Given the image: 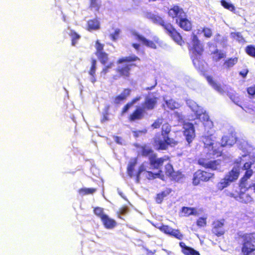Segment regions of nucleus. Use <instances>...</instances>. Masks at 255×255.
I'll use <instances>...</instances> for the list:
<instances>
[{
	"mask_svg": "<svg viewBox=\"0 0 255 255\" xmlns=\"http://www.w3.org/2000/svg\"><path fill=\"white\" fill-rule=\"evenodd\" d=\"M246 53L250 56L255 58V45H247L245 49Z\"/></svg>",
	"mask_w": 255,
	"mask_h": 255,
	"instance_id": "37998d69",
	"label": "nucleus"
},
{
	"mask_svg": "<svg viewBox=\"0 0 255 255\" xmlns=\"http://www.w3.org/2000/svg\"><path fill=\"white\" fill-rule=\"evenodd\" d=\"M168 14L172 18H177L178 20L186 16L183 8L177 5H173L168 10Z\"/></svg>",
	"mask_w": 255,
	"mask_h": 255,
	"instance_id": "dca6fc26",
	"label": "nucleus"
},
{
	"mask_svg": "<svg viewBox=\"0 0 255 255\" xmlns=\"http://www.w3.org/2000/svg\"><path fill=\"white\" fill-rule=\"evenodd\" d=\"M243 161L242 157H239L236 159L234 161V167L225 176L230 183L234 182L238 178Z\"/></svg>",
	"mask_w": 255,
	"mask_h": 255,
	"instance_id": "0eeeda50",
	"label": "nucleus"
},
{
	"mask_svg": "<svg viewBox=\"0 0 255 255\" xmlns=\"http://www.w3.org/2000/svg\"><path fill=\"white\" fill-rule=\"evenodd\" d=\"M165 104L167 108L171 110H173L177 108V104L173 100H166Z\"/></svg>",
	"mask_w": 255,
	"mask_h": 255,
	"instance_id": "3c124183",
	"label": "nucleus"
},
{
	"mask_svg": "<svg viewBox=\"0 0 255 255\" xmlns=\"http://www.w3.org/2000/svg\"><path fill=\"white\" fill-rule=\"evenodd\" d=\"M233 37L237 39L239 42H244L245 40L240 32H234L232 33Z\"/></svg>",
	"mask_w": 255,
	"mask_h": 255,
	"instance_id": "864d4df0",
	"label": "nucleus"
},
{
	"mask_svg": "<svg viewBox=\"0 0 255 255\" xmlns=\"http://www.w3.org/2000/svg\"><path fill=\"white\" fill-rule=\"evenodd\" d=\"M176 22L178 26L185 31H189L192 29V24L186 17H183L180 19H176Z\"/></svg>",
	"mask_w": 255,
	"mask_h": 255,
	"instance_id": "a878e982",
	"label": "nucleus"
},
{
	"mask_svg": "<svg viewBox=\"0 0 255 255\" xmlns=\"http://www.w3.org/2000/svg\"><path fill=\"white\" fill-rule=\"evenodd\" d=\"M169 178L172 181H174L175 182H180L185 178V176L181 171H174L173 174H172L171 176H170Z\"/></svg>",
	"mask_w": 255,
	"mask_h": 255,
	"instance_id": "c9c22d12",
	"label": "nucleus"
},
{
	"mask_svg": "<svg viewBox=\"0 0 255 255\" xmlns=\"http://www.w3.org/2000/svg\"><path fill=\"white\" fill-rule=\"evenodd\" d=\"M149 18L154 23L161 26L166 33L178 44L182 45L184 43L182 37L171 23L166 22L161 16L157 14H152Z\"/></svg>",
	"mask_w": 255,
	"mask_h": 255,
	"instance_id": "20e7f679",
	"label": "nucleus"
},
{
	"mask_svg": "<svg viewBox=\"0 0 255 255\" xmlns=\"http://www.w3.org/2000/svg\"><path fill=\"white\" fill-rule=\"evenodd\" d=\"M202 141L204 144V147L208 149L209 147H211L212 143L215 142V140L212 139V135L203 136L202 137Z\"/></svg>",
	"mask_w": 255,
	"mask_h": 255,
	"instance_id": "58836bf2",
	"label": "nucleus"
},
{
	"mask_svg": "<svg viewBox=\"0 0 255 255\" xmlns=\"http://www.w3.org/2000/svg\"><path fill=\"white\" fill-rule=\"evenodd\" d=\"M121 30L119 29H116L114 32L111 34L110 37L113 41H116L119 37Z\"/></svg>",
	"mask_w": 255,
	"mask_h": 255,
	"instance_id": "4d7b16f0",
	"label": "nucleus"
},
{
	"mask_svg": "<svg viewBox=\"0 0 255 255\" xmlns=\"http://www.w3.org/2000/svg\"><path fill=\"white\" fill-rule=\"evenodd\" d=\"M131 90L129 88H125L120 94L114 98V103L118 105L126 101L130 95Z\"/></svg>",
	"mask_w": 255,
	"mask_h": 255,
	"instance_id": "aec40b11",
	"label": "nucleus"
},
{
	"mask_svg": "<svg viewBox=\"0 0 255 255\" xmlns=\"http://www.w3.org/2000/svg\"><path fill=\"white\" fill-rule=\"evenodd\" d=\"M216 42H220L223 43H226L228 41V38L227 37H224L222 38L221 40H220L219 39H216L215 40Z\"/></svg>",
	"mask_w": 255,
	"mask_h": 255,
	"instance_id": "e2e57ef3",
	"label": "nucleus"
},
{
	"mask_svg": "<svg viewBox=\"0 0 255 255\" xmlns=\"http://www.w3.org/2000/svg\"><path fill=\"white\" fill-rule=\"evenodd\" d=\"M183 134L189 145L195 137V131L193 124L184 122L183 124Z\"/></svg>",
	"mask_w": 255,
	"mask_h": 255,
	"instance_id": "9d476101",
	"label": "nucleus"
},
{
	"mask_svg": "<svg viewBox=\"0 0 255 255\" xmlns=\"http://www.w3.org/2000/svg\"><path fill=\"white\" fill-rule=\"evenodd\" d=\"M69 35L71 38V45L73 46L77 43L78 41L80 39L81 36L75 30L73 29L70 30V32L69 33Z\"/></svg>",
	"mask_w": 255,
	"mask_h": 255,
	"instance_id": "e433bc0d",
	"label": "nucleus"
},
{
	"mask_svg": "<svg viewBox=\"0 0 255 255\" xmlns=\"http://www.w3.org/2000/svg\"><path fill=\"white\" fill-rule=\"evenodd\" d=\"M133 106L132 104L130 102H128L126 105H124V106L123 107V108L121 110V116H124L126 114H127L129 110Z\"/></svg>",
	"mask_w": 255,
	"mask_h": 255,
	"instance_id": "603ef678",
	"label": "nucleus"
},
{
	"mask_svg": "<svg viewBox=\"0 0 255 255\" xmlns=\"http://www.w3.org/2000/svg\"><path fill=\"white\" fill-rule=\"evenodd\" d=\"M95 48L96 49L95 54L105 52L104 51V44L101 43L99 40H96L95 42Z\"/></svg>",
	"mask_w": 255,
	"mask_h": 255,
	"instance_id": "8fccbe9b",
	"label": "nucleus"
},
{
	"mask_svg": "<svg viewBox=\"0 0 255 255\" xmlns=\"http://www.w3.org/2000/svg\"><path fill=\"white\" fill-rule=\"evenodd\" d=\"M131 45L136 50H138L139 49L140 45L139 44L133 43L131 44Z\"/></svg>",
	"mask_w": 255,
	"mask_h": 255,
	"instance_id": "338daca9",
	"label": "nucleus"
},
{
	"mask_svg": "<svg viewBox=\"0 0 255 255\" xmlns=\"http://www.w3.org/2000/svg\"><path fill=\"white\" fill-rule=\"evenodd\" d=\"M180 216L188 217L190 216H197L199 215V212L197 208L190 207H182L180 211Z\"/></svg>",
	"mask_w": 255,
	"mask_h": 255,
	"instance_id": "6ab92c4d",
	"label": "nucleus"
},
{
	"mask_svg": "<svg viewBox=\"0 0 255 255\" xmlns=\"http://www.w3.org/2000/svg\"><path fill=\"white\" fill-rule=\"evenodd\" d=\"M248 73H249V70L248 69H244L243 70H242L239 72V74L243 78H244L246 77Z\"/></svg>",
	"mask_w": 255,
	"mask_h": 255,
	"instance_id": "680f3d73",
	"label": "nucleus"
},
{
	"mask_svg": "<svg viewBox=\"0 0 255 255\" xmlns=\"http://www.w3.org/2000/svg\"><path fill=\"white\" fill-rule=\"evenodd\" d=\"M100 28V23L97 18L89 19L87 22V30L91 31L97 30Z\"/></svg>",
	"mask_w": 255,
	"mask_h": 255,
	"instance_id": "c85d7f7f",
	"label": "nucleus"
},
{
	"mask_svg": "<svg viewBox=\"0 0 255 255\" xmlns=\"http://www.w3.org/2000/svg\"><path fill=\"white\" fill-rule=\"evenodd\" d=\"M137 159L134 158L131 160L128 165L127 171L128 175L130 177H132L134 175L133 172L134 171L135 167L137 164Z\"/></svg>",
	"mask_w": 255,
	"mask_h": 255,
	"instance_id": "473e14b6",
	"label": "nucleus"
},
{
	"mask_svg": "<svg viewBox=\"0 0 255 255\" xmlns=\"http://www.w3.org/2000/svg\"><path fill=\"white\" fill-rule=\"evenodd\" d=\"M109 72V69H108L106 66H104L103 68V69L101 72V74H103V75H106Z\"/></svg>",
	"mask_w": 255,
	"mask_h": 255,
	"instance_id": "0e129e2a",
	"label": "nucleus"
},
{
	"mask_svg": "<svg viewBox=\"0 0 255 255\" xmlns=\"http://www.w3.org/2000/svg\"><path fill=\"white\" fill-rule=\"evenodd\" d=\"M96 188H81L79 190V193L82 194V195H88L92 194L96 191Z\"/></svg>",
	"mask_w": 255,
	"mask_h": 255,
	"instance_id": "49530a36",
	"label": "nucleus"
},
{
	"mask_svg": "<svg viewBox=\"0 0 255 255\" xmlns=\"http://www.w3.org/2000/svg\"><path fill=\"white\" fill-rule=\"evenodd\" d=\"M104 227L107 229H112L114 228L117 225L116 221L109 217L106 214L101 219Z\"/></svg>",
	"mask_w": 255,
	"mask_h": 255,
	"instance_id": "393cba45",
	"label": "nucleus"
},
{
	"mask_svg": "<svg viewBox=\"0 0 255 255\" xmlns=\"http://www.w3.org/2000/svg\"><path fill=\"white\" fill-rule=\"evenodd\" d=\"M140 59L138 57L135 55L122 57L119 58L117 61V64H120L124 62L129 63L136 61H139Z\"/></svg>",
	"mask_w": 255,
	"mask_h": 255,
	"instance_id": "2f4dec72",
	"label": "nucleus"
},
{
	"mask_svg": "<svg viewBox=\"0 0 255 255\" xmlns=\"http://www.w3.org/2000/svg\"><path fill=\"white\" fill-rule=\"evenodd\" d=\"M179 246L181 248L182 253L184 255H200L198 251L191 247L186 246L183 242H180Z\"/></svg>",
	"mask_w": 255,
	"mask_h": 255,
	"instance_id": "cd10ccee",
	"label": "nucleus"
},
{
	"mask_svg": "<svg viewBox=\"0 0 255 255\" xmlns=\"http://www.w3.org/2000/svg\"><path fill=\"white\" fill-rule=\"evenodd\" d=\"M224 147L222 145V143L218 141H215L211 145V147H209L207 151L210 154L219 157L222 154V147Z\"/></svg>",
	"mask_w": 255,
	"mask_h": 255,
	"instance_id": "f3484780",
	"label": "nucleus"
},
{
	"mask_svg": "<svg viewBox=\"0 0 255 255\" xmlns=\"http://www.w3.org/2000/svg\"><path fill=\"white\" fill-rule=\"evenodd\" d=\"M247 91L251 98H254L255 96V85L248 87Z\"/></svg>",
	"mask_w": 255,
	"mask_h": 255,
	"instance_id": "5fc2aeb1",
	"label": "nucleus"
},
{
	"mask_svg": "<svg viewBox=\"0 0 255 255\" xmlns=\"http://www.w3.org/2000/svg\"><path fill=\"white\" fill-rule=\"evenodd\" d=\"M163 120L162 118H158L151 125L152 129H158L162 126L161 134L163 139H160L158 136H155L153 138V145L158 150H166L169 146H174L179 142V141L169 137L171 126L168 122L163 124Z\"/></svg>",
	"mask_w": 255,
	"mask_h": 255,
	"instance_id": "f257e3e1",
	"label": "nucleus"
},
{
	"mask_svg": "<svg viewBox=\"0 0 255 255\" xmlns=\"http://www.w3.org/2000/svg\"><path fill=\"white\" fill-rule=\"evenodd\" d=\"M239 190L238 191H247L250 187L248 186V180H245L243 178H241L239 184Z\"/></svg>",
	"mask_w": 255,
	"mask_h": 255,
	"instance_id": "a19ab883",
	"label": "nucleus"
},
{
	"mask_svg": "<svg viewBox=\"0 0 255 255\" xmlns=\"http://www.w3.org/2000/svg\"><path fill=\"white\" fill-rule=\"evenodd\" d=\"M239 238L243 241L241 248L242 255H251L255 252V232L240 235Z\"/></svg>",
	"mask_w": 255,
	"mask_h": 255,
	"instance_id": "39448f33",
	"label": "nucleus"
},
{
	"mask_svg": "<svg viewBox=\"0 0 255 255\" xmlns=\"http://www.w3.org/2000/svg\"><path fill=\"white\" fill-rule=\"evenodd\" d=\"M221 160H210L207 158H200L198 160V164L201 166L212 170H217L220 165Z\"/></svg>",
	"mask_w": 255,
	"mask_h": 255,
	"instance_id": "9b49d317",
	"label": "nucleus"
},
{
	"mask_svg": "<svg viewBox=\"0 0 255 255\" xmlns=\"http://www.w3.org/2000/svg\"><path fill=\"white\" fill-rule=\"evenodd\" d=\"M134 36L135 39L137 41H140L144 45L152 49H156L157 48L156 42L155 41L149 40L138 33H135Z\"/></svg>",
	"mask_w": 255,
	"mask_h": 255,
	"instance_id": "412c9836",
	"label": "nucleus"
},
{
	"mask_svg": "<svg viewBox=\"0 0 255 255\" xmlns=\"http://www.w3.org/2000/svg\"><path fill=\"white\" fill-rule=\"evenodd\" d=\"M238 57L229 58L224 61L223 66L226 69H229L238 63Z\"/></svg>",
	"mask_w": 255,
	"mask_h": 255,
	"instance_id": "72a5a7b5",
	"label": "nucleus"
},
{
	"mask_svg": "<svg viewBox=\"0 0 255 255\" xmlns=\"http://www.w3.org/2000/svg\"><path fill=\"white\" fill-rule=\"evenodd\" d=\"M225 222L224 219L214 221L212 223V233L217 237L223 235L225 233L223 228Z\"/></svg>",
	"mask_w": 255,
	"mask_h": 255,
	"instance_id": "ddd939ff",
	"label": "nucleus"
},
{
	"mask_svg": "<svg viewBox=\"0 0 255 255\" xmlns=\"http://www.w3.org/2000/svg\"><path fill=\"white\" fill-rule=\"evenodd\" d=\"M221 4L222 6H223L225 8L228 9L231 11L235 10V6L234 5L225 0H221Z\"/></svg>",
	"mask_w": 255,
	"mask_h": 255,
	"instance_id": "09e8293b",
	"label": "nucleus"
},
{
	"mask_svg": "<svg viewBox=\"0 0 255 255\" xmlns=\"http://www.w3.org/2000/svg\"><path fill=\"white\" fill-rule=\"evenodd\" d=\"M212 54L213 55L212 57V59L215 62H218L221 59L226 57V54L221 52L218 49L215 50L213 52H212Z\"/></svg>",
	"mask_w": 255,
	"mask_h": 255,
	"instance_id": "f704fd0d",
	"label": "nucleus"
},
{
	"mask_svg": "<svg viewBox=\"0 0 255 255\" xmlns=\"http://www.w3.org/2000/svg\"><path fill=\"white\" fill-rule=\"evenodd\" d=\"M188 48L193 65L196 68L199 67L200 64V59L203 55L205 48L203 43L194 33L192 34L191 41L188 44Z\"/></svg>",
	"mask_w": 255,
	"mask_h": 255,
	"instance_id": "7ed1b4c3",
	"label": "nucleus"
},
{
	"mask_svg": "<svg viewBox=\"0 0 255 255\" xmlns=\"http://www.w3.org/2000/svg\"><path fill=\"white\" fill-rule=\"evenodd\" d=\"M214 177L215 174L214 173L202 169H198L193 174L192 184L194 186H198L201 183L211 181Z\"/></svg>",
	"mask_w": 255,
	"mask_h": 255,
	"instance_id": "423d86ee",
	"label": "nucleus"
},
{
	"mask_svg": "<svg viewBox=\"0 0 255 255\" xmlns=\"http://www.w3.org/2000/svg\"><path fill=\"white\" fill-rule=\"evenodd\" d=\"M156 85V82L155 83L154 85L150 86V87H147L145 88V90L146 91H150L152 90Z\"/></svg>",
	"mask_w": 255,
	"mask_h": 255,
	"instance_id": "774afa93",
	"label": "nucleus"
},
{
	"mask_svg": "<svg viewBox=\"0 0 255 255\" xmlns=\"http://www.w3.org/2000/svg\"><path fill=\"white\" fill-rule=\"evenodd\" d=\"M230 184V182L224 177L221 181L218 182L217 184V188L218 190H222L225 188L228 187Z\"/></svg>",
	"mask_w": 255,
	"mask_h": 255,
	"instance_id": "79ce46f5",
	"label": "nucleus"
},
{
	"mask_svg": "<svg viewBox=\"0 0 255 255\" xmlns=\"http://www.w3.org/2000/svg\"><path fill=\"white\" fill-rule=\"evenodd\" d=\"M172 190L170 188H167L165 190L156 194L155 197V200L156 203L161 204L164 198L170 194Z\"/></svg>",
	"mask_w": 255,
	"mask_h": 255,
	"instance_id": "c756f323",
	"label": "nucleus"
},
{
	"mask_svg": "<svg viewBox=\"0 0 255 255\" xmlns=\"http://www.w3.org/2000/svg\"><path fill=\"white\" fill-rule=\"evenodd\" d=\"M145 112L141 107L137 106L128 116V120L130 122H133L142 119Z\"/></svg>",
	"mask_w": 255,
	"mask_h": 255,
	"instance_id": "2eb2a0df",
	"label": "nucleus"
},
{
	"mask_svg": "<svg viewBox=\"0 0 255 255\" xmlns=\"http://www.w3.org/2000/svg\"><path fill=\"white\" fill-rule=\"evenodd\" d=\"M114 66V63L113 62H110L107 65H105L108 69L112 68Z\"/></svg>",
	"mask_w": 255,
	"mask_h": 255,
	"instance_id": "69168bd1",
	"label": "nucleus"
},
{
	"mask_svg": "<svg viewBox=\"0 0 255 255\" xmlns=\"http://www.w3.org/2000/svg\"><path fill=\"white\" fill-rule=\"evenodd\" d=\"M231 100L235 103L238 104L239 102H240V100L239 97L237 95L236 93H230L228 94Z\"/></svg>",
	"mask_w": 255,
	"mask_h": 255,
	"instance_id": "6e6d98bb",
	"label": "nucleus"
},
{
	"mask_svg": "<svg viewBox=\"0 0 255 255\" xmlns=\"http://www.w3.org/2000/svg\"><path fill=\"white\" fill-rule=\"evenodd\" d=\"M202 32L205 37L210 38L212 35V30L210 28L204 27L203 28Z\"/></svg>",
	"mask_w": 255,
	"mask_h": 255,
	"instance_id": "13d9d810",
	"label": "nucleus"
},
{
	"mask_svg": "<svg viewBox=\"0 0 255 255\" xmlns=\"http://www.w3.org/2000/svg\"><path fill=\"white\" fill-rule=\"evenodd\" d=\"M96 55L102 65H105L108 63L109 59V54L106 52H101Z\"/></svg>",
	"mask_w": 255,
	"mask_h": 255,
	"instance_id": "4c0bfd02",
	"label": "nucleus"
},
{
	"mask_svg": "<svg viewBox=\"0 0 255 255\" xmlns=\"http://www.w3.org/2000/svg\"><path fill=\"white\" fill-rule=\"evenodd\" d=\"M132 66H136V65L134 63H130L122 66H118L115 70L117 74L113 76V79L116 80L120 77L124 79L128 78L130 76V70Z\"/></svg>",
	"mask_w": 255,
	"mask_h": 255,
	"instance_id": "6e6552de",
	"label": "nucleus"
},
{
	"mask_svg": "<svg viewBox=\"0 0 255 255\" xmlns=\"http://www.w3.org/2000/svg\"><path fill=\"white\" fill-rule=\"evenodd\" d=\"M141 99V97L140 96H136L133 98H132L129 102L132 104V105L133 106V105L134 104H135L136 103L138 102V101H139Z\"/></svg>",
	"mask_w": 255,
	"mask_h": 255,
	"instance_id": "052dcab7",
	"label": "nucleus"
},
{
	"mask_svg": "<svg viewBox=\"0 0 255 255\" xmlns=\"http://www.w3.org/2000/svg\"><path fill=\"white\" fill-rule=\"evenodd\" d=\"M174 171L173 167L170 163L165 164L164 166V173L167 177H169L171 176Z\"/></svg>",
	"mask_w": 255,
	"mask_h": 255,
	"instance_id": "c03bdc74",
	"label": "nucleus"
},
{
	"mask_svg": "<svg viewBox=\"0 0 255 255\" xmlns=\"http://www.w3.org/2000/svg\"><path fill=\"white\" fill-rule=\"evenodd\" d=\"M102 7L101 1L100 0H90L89 8L95 12H99Z\"/></svg>",
	"mask_w": 255,
	"mask_h": 255,
	"instance_id": "7c9ffc66",
	"label": "nucleus"
},
{
	"mask_svg": "<svg viewBox=\"0 0 255 255\" xmlns=\"http://www.w3.org/2000/svg\"><path fill=\"white\" fill-rule=\"evenodd\" d=\"M207 217H201L197 219L196 225L200 228L205 227L207 226Z\"/></svg>",
	"mask_w": 255,
	"mask_h": 255,
	"instance_id": "a18cd8bd",
	"label": "nucleus"
},
{
	"mask_svg": "<svg viewBox=\"0 0 255 255\" xmlns=\"http://www.w3.org/2000/svg\"><path fill=\"white\" fill-rule=\"evenodd\" d=\"M246 192L242 190L238 191L236 189L229 192L228 195L241 203L248 204L252 201V198L249 194L246 193Z\"/></svg>",
	"mask_w": 255,
	"mask_h": 255,
	"instance_id": "1a4fd4ad",
	"label": "nucleus"
},
{
	"mask_svg": "<svg viewBox=\"0 0 255 255\" xmlns=\"http://www.w3.org/2000/svg\"><path fill=\"white\" fill-rule=\"evenodd\" d=\"M170 160V157L167 155H165L159 158L157 157L156 153L150 157L149 163L152 169L158 170L157 172L153 173L150 171L146 170L145 167L143 164H141L138 167L137 172L135 175L136 182L138 183L140 180V174L144 172L145 177L148 180H153L158 178L162 180H164L165 175L163 171L160 170V168L163 166L165 161Z\"/></svg>",
	"mask_w": 255,
	"mask_h": 255,
	"instance_id": "f03ea898",
	"label": "nucleus"
},
{
	"mask_svg": "<svg viewBox=\"0 0 255 255\" xmlns=\"http://www.w3.org/2000/svg\"><path fill=\"white\" fill-rule=\"evenodd\" d=\"M254 164L252 162H246L243 164L242 169L246 170V172L242 177L245 180H248L254 173V171L251 169L252 166Z\"/></svg>",
	"mask_w": 255,
	"mask_h": 255,
	"instance_id": "bb28decb",
	"label": "nucleus"
},
{
	"mask_svg": "<svg viewBox=\"0 0 255 255\" xmlns=\"http://www.w3.org/2000/svg\"><path fill=\"white\" fill-rule=\"evenodd\" d=\"M110 106L109 105L105 107L102 114V117L101 119V123H105L109 120V116L110 115Z\"/></svg>",
	"mask_w": 255,
	"mask_h": 255,
	"instance_id": "ea45409f",
	"label": "nucleus"
},
{
	"mask_svg": "<svg viewBox=\"0 0 255 255\" xmlns=\"http://www.w3.org/2000/svg\"><path fill=\"white\" fill-rule=\"evenodd\" d=\"M93 212L98 217L101 219L106 214L104 213L103 208L96 207L94 208Z\"/></svg>",
	"mask_w": 255,
	"mask_h": 255,
	"instance_id": "de8ad7c7",
	"label": "nucleus"
},
{
	"mask_svg": "<svg viewBox=\"0 0 255 255\" xmlns=\"http://www.w3.org/2000/svg\"><path fill=\"white\" fill-rule=\"evenodd\" d=\"M91 66L89 70L88 71V74L90 76V81L93 84H95L97 81L96 78V66H97V60L96 59L92 58L91 59Z\"/></svg>",
	"mask_w": 255,
	"mask_h": 255,
	"instance_id": "b1692460",
	"label": "nucleus"
},
{
	"mask_svg": "<svg viewBox=\"0 0 255 255\" xmlns=\"http://www.w3.org/2000/svg\"><path fill=\"white\" fill-rule=\"evenodd\" d=\"M206 80H207L209 84L216 91L218 92L223 94L225 90V85L222 84L219 82H218L213 79V77L211 76H208L206 77Z\"/></svg>",
	"mask_w": 255,
	"mask_h": 255,
	"instance_id": "a211bd4d",
	"label": "nucleus"
},
{
	"mask_svg": "<svg viewBox=\"0 0 255 255\" xmlns=\"http://www.w3.org/2000/svg\"><path fill=\"white\" fill-rule=\"evenodd\" d=\"M140 155L144 157H148V160L155 154L154 150L147 144H143L138 146Z\"/></svg>",
	"mask_w": 255,
	"mask_h": 255,
	"instance_id": "4be33fe9",
	"label": "nucleus"
},
{
	"mask_svg": "<svg viewBox=\"0 0 255 255\" xmlns=\"http://www.w3.org/2000/svg\"><path fill=\"white\" fill-rule=\"evenodd\" d=\"M158 98L156 97H146L141 107L146 113L148 111L154 110L157 105Z\"/></svg>",
	"mask_w": 255,
	"mask_h": 255,
	"instance_id": "4468645a",
	"label": "nucleus"
},
{
	"mask_svg": "<svg viewBox=\"0 0 255 255\" xmlns=\"http://www.w3.org/2000/svg\"><path fill=\"white\" fill-rule=\"evenodd\" d=\"M237 141L236 137L232 133L224 135L221 139L222 145L223 146L233 145Z\"/></svg>",
	"mask_w": 255,
	"mask_h": 255,
	"instance_id": "5701e85b",
	"label": "nucleus"
},
{
	"mask_svg": "<svg viewBox=\"0 0 255 255\" xmlns=\"http://www.w3.org/2000/svg\"><path fill=\"white\" fill-rule=\"evenodd\" d=\"M158 229L164 234L173 237L178 240H181L183 238V234L179 230L172 229L168 225L162 224L158 227Z\"/></svg>",
	"mask_w": 255,
	"mask_h": 255,
	"instance_id": "f8f14e48",
	"label": "nucleus"
},
{
	"mask_svg": "<svg viewBox=\"0 0 255 255\" xmlns=\"http://www.w3.org/2000/svg\"><path fill=\"white\" fill-rule=\"evenodd\" d=\"M128 212V208L127 206H124L120 208L117 212V214H119L122 215H126Z\"/></svg>",
	"mask_w": 255,
	"mask_h": 255,
	"instance_id": "bf43d9fd",
	"label": "nucleus"
}]
</instances>
